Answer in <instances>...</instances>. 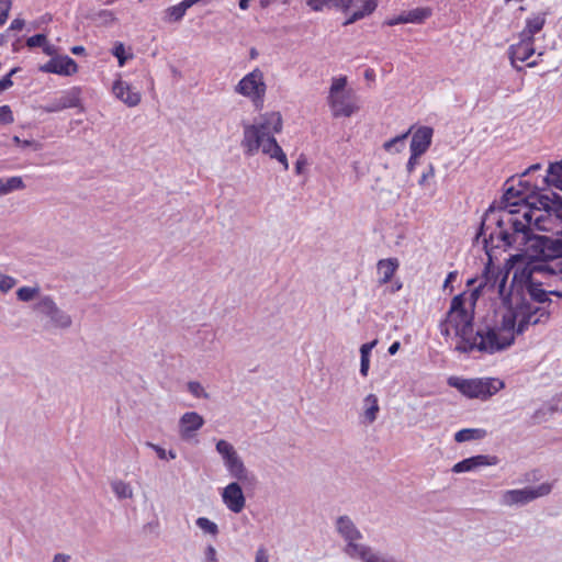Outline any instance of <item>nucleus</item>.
Instances as JSON below:
<instances>
[{"mask_svg": "<svg viewBox=\"0 0 562 562\" xmlns=\"http://www.w3.org/2000/svg\"><path fill=\"white\" fill-rule=\"evenodd\" d=\"M498 278H499V274H497L494 278L493 273H491L488 268H486V271L483 274L480 284L476 288H474L472 290V292H471L472 300L475 302L477 300V297L480 296V294L482 293V290L484 288L494 289L496 285L498 288L499 294L503 295V292H504L505 286H506V279H507V277L504 276V277L501 278V280H498Z\"/></svg>", "mask_w": 562, "mask_h": 562, "instance_id": "21", "label": "nucleus"}, {"mask_svg": "<svg viewBox=\"0 0 562 562\" xmlns=\"http://www.w3.org/2000/svg\"><path fill=\"white\" fill-rule=\"evenodd\" d=\"M306 166V160L304 158H299L295 162V172L301 175Z\"/></svg>", "mask_w": 562, "mask_h": 562, "instance_id": "59", "label": "nucleus"}, {"mask_svg": "<svg viewBox=\"0 0 562 562\" xmlns=\"http://www.w3.org/2000/svg\"><path fill=\"white\" fill-rule=\"evenodd\" d=\"M380 412L379 400L376 395L369 394L363 400V422L367 424H372L376 420L378 414Z\"/></svg>", "mask_w": 562, "mask_h": 562, "instance_id": "28", "label": "nucleus"}, {"mask_svg": "<svg viewBox=\"0 0 562 562\" xmlns=\"http://www.w3.org/2000/svg\"><path fill=\"white\" fill-rule=\"evenodd\" d=\"M519 187L522 189H516L515 187H509L506 189L503 194L501 205L496 210L497 213L515 211V215L521 217L522 214V205L520 206V202H525L526 192L530 188V183L528 181L519 180Z\"/></svg>", "mask_w": 562, "mask_h": 562, "instance_id": "12", "label": "nucleus"}, {"mask_svg": "<svg viewBox=\"0 0 562 562\" xmlns=\"http://www.w3.org/2000/svg\"><path fill=\"white\" fill-rule=\"evenodd\" d=\"M112 54L117 58L119 66L122 67L125 65L128 56L125 52V46L121 42H116L112 48ZM132 57V55H130Z\"/></svg>", "mask_w": 562, "mask_h": 562, "instance_id": "41", "label": "nucleus"}, {"mask_svg": "<svg viewBox=\"0 0 562 562\" xmlns=\"http://www.w3.org/2000/svg\"><path fill=\"white\" fill-rule=\"evenodd\" d=\"M475 470V465L470 458L463 459L462 461L456 463L452 468V472L454 473H463Z\"/></svg>", "mask_w": 562, "mask_h": 562, "instance_id": "44", "label": "nucleus"}, {"mask_svg": "<svg viewBox=\"0 0 562 562\" xmlns=\"http://www.w3.org/2000/svg\"><path fill=\"white\" fill-rule=\"evenodd\" d=\"M546 24V14L537 13L526 19L525 29L520 32L519 36L525 38L535 40V35L538 34Z\"/></svg>", "mask_w": 562, "mask_h": 562, "instance_id": "25", "label": "nucleus"}, {"mask_svg": "<svg viewBox=\"0 0 562 562\" xmlns=\"http://www.w3.org/2000/svg\"><path fill=\"white\" fill-rule=\"evenodd\" d=\"M146 445L151 448L161 460H173L177 458V453L173 450L166 451L162 447L151 442H146Z\"/></svg>", "mask_w": 562, "mask_h": 562, "instance_id": "39", "label": "nucleus"}, {"mask_svg": "<svg viewBox=\"0 0 562 562\" xmlns=\"http://www.w3.org/2000/svg\"><path fill=\"white\" fill-rule=\"evenodd\" d=\"M376 340L366 342L360 347V358H370L372 349L376 345Z\"/></svg>", "mask_w": 562, "mask_h": 562, "instance_id": "53", "label": "nucleus"}, {"mask_svg": "<svg viewBox=\"0 0 562 562\" xmlns=\"http://www.w3.org/2000/svg\"><path fill=\"white\" fill-rule=\"evenodd\" d=\"M255 562H269V558H268L266 549L259 548L257 550Z\"/></svg>", "mask_w": 562, "mask_h": 562, "instance_id": "56", "label": "nucleus"}, {"mask_svg": "<svg viewBox=\"0 0 562 562\" xmlns=\"http://www.w3.org/2000/svg\"><path fill=\"white\" fill-rule=\"evenodd\" d=\"M538 276L539 274L530 270L528 267H525L519 272H515L514 281H518L535 302L551 303L549 292L542 289V285L544 284L542 278L539 279Z\"/></svg>", "mask_w": 562, "mask_h": 562, "instance_id": "11", "label": "nucleus"}, {"mask_svg": "<svg viewBox=\"0 0 562 562\" xmlns=\"http://www.w3.org/2000/svg\"><path fill=\"white\" fill-rule=\"evenodd\" d=\"M0 4L4 5L0 9V25H3L9 18V12L12 7V0H0Z\"/></svg>", "mask_w": 562, "mask_h": 562, "instance_id": "49", "label": "nucleus"}, {"mask_svg": "<svg viewBox=\"0 0 562 562\" xmlns=\"http://www.w3.org/2000/svg\"><path fill=\"white\" fill-rule=\"evenodd\" d=\"M434 176H435V168H434L432 164H429L427 166V168L423 171L422 177L418 180V184L422 186V187L425 186L426 181L429 178H434Z\"/></svg>", "mask_w": 562, "mask_h": 562, "instance_id": "50", "label": "nucleus"}, {"mask_svg": "<svg viewBox=\"0 0 562 562\" xmlns=\"http://www.w3.org/2000/svg\"><path fill=\"white\" fill-rule=\"evenodd\" d=\"M222 499L226 507L235 514L240 513L246 503L243 488L238 482H232L224 487Z\"/></svg>", "mask_w": 562, "mask_h": 562, "instance_id": "17", "label": "nucleus"}, {"mask_svg": "<svg viewBox=\"0 0 562 562\" xmlns=\"http://www.w3.org/2000/svg\"><path fill=\"white\" fill-rule=\"evenodd\" d=\"M535 212L526 209L521 217L515 215V211L496 212L491 205L485 213L476 239L482 238L486 254L497 248H508L514 245L526 246L535 239L531 229V221Z\"/></svg>", "mask_w": 562, "mask_h": 562, "instance_id": "1", "label": "nucleus"}, {"mask_svg": "<svg viewBox=\"0 0 562 562\" xmlns=\"http://www.w3.org/2000/svg\"><path fill=\"white\" fill-rule=\"evenodd\" d=\"M215 448L221 454L223 463L232 477L243 483H250L255 480L254 474L245 467L244 461L232 443L220 439Z\"/></svg>", "mask_w": 562, "mask_h": 562, "instance_id": "7", "label": "nucleus"}, {"mask_svg": "<svg viewBox=\"0 0 562 562\" xmlns=\"http://www.w3.org/2000/svg\"><path fill=\"white\" fill-rule=\"evenodd\" d=\"M16 283L13 277L0 274V291L3 293L9 292Z\"/></svg>", "mask_w": 562, "mask_h": 562, "instance_id": "46", "label": "nucleus"}, {"mask_svg": "<svg viewBox=\"0 0 562 562\" xmlns=\"http://www.w3.org/2000/svg\"><path fill=\"white\" fill-rule=\"evenodd\" d=\"M24 182L21 177H11L5 180V182L2 181V190L4 194H8L15 190L24 189Z\"/></svg>", "mask_w": 562, "mask_h": 562, "instance_id": "37", "label": "nucleus"}, {"mask_svg": "<svg viewBox=\"0 0 562 562\" xmlns=\"http://www.w3.org/2000/svg\"><path fill=\"white\" fill-rule=\"evenodd\" d=\"M204 419L195 412L184 413L179 422L180 436L183 439H190L194 434L202 428Z\"/></svg>", "mask_w": 562, "mask_h": 562, "instance_id": "19", "label": "nucleus"}, {"mask_svg": "<svg viewBox=\"0 0 562 562\" xmlns=\"http://www.w3.org/2000/svg\"><path fill=\"white\" fill-rule=\"evenodd\" d=\"M266 89L263 74L259 68H256L239 80L235 91L249 98L258 106L263 103Z\"/></svg>", "mask_w": 562, "mask_h": 562, "instance_id": "9", "label": "nucleus"}, {"mask_svg": "<svg viewBox=\"0 0 562 562\" xmlns=\"http://www.w3.org/2000/svg\"><path fill=\"white\" fill-rule=\"evenodd\" d=\"M458 277V272L457 271H450L447 277H446V280L443 282V289H448L450 286V284L456 281Z\"/></svg>", "mask_w": 562, "mask_h": 562, "instance_id": "57", "label": "nucleus"}, {"mask_svg": "<svg viewBox=\"0 0 562 562\" xmlns=\"http://www.w3.org/2000/svg\"><path fill=\"white\" fill-rule=\"evenodd\" d=\"M188 9H190L189 3L187 0H182L180 3L169 7L167 14L171 21L178 22L184 16Z\"/></svg>", "mask_w": 562, "mask_h": 562, "instance_id": "35", "label": "nucleus"}, {"mask_svg": "<svg viewBox=\"0 0 562 562\" xmlns=\"http://www.w3.org/2000/svg\"><path fill=\"white\" fill-rule=\"evenodd\" d=\"M370 369V358H360V374L367 376Z\"/></svg>", "mask_w": 562, "mask_h": 562, "instance_id": "55", "label": "nucleus"}, {"mask_svg": "<svg viewBox=\"0 0 562 562\" xmlns=\"http://www.w3.org/2000/svg\"><path fill=\"white\" fill-rule=\"evenodd\" d=\"M551 485L542 483L539 486H527L519 490H508L502 494L501 503L505 506L526 505L538 497L548 495Z\"/></svg>", "mask_w": 562, "mask_h": 562, "instance_id": "10", "label": "nucleus"}, {"mask_svg": "<svg viewBox=\"0 0 562 562\" xmlns=\"http://www.w3.org/2000/svg\"><path fill=\"white\" fill-rule=\"evenodd\" d=\"M328 104L335 117H349L355 111L353 106L348 102L345 93L328 95Z\"/></svg>", "mask_w": 562, "mask_h": 562, "instance_id": "24", "label": "nucleus"}, {"mask_svg": "<svg viewBox=\"0 0 562 562\" xmlns=\"http://www.w3.org/2000/svg\"><path fill=\"white\" fill-rule=\"evenodd\" d=\"M553 200L548 193H540L538 196L535 198V201L530 203L529 205L524 204L522 205V213L526 209L532 210L535 212L533 218L531 221V227L539 231H546L547 226L544 225V222L548 220V216L550 212L553 210L551 202Z\"/></svg>", "mask_w": 562, "mask_h": 562, "instance_id": "14", "label": "nucleus"}, {"mask_svg": "<svg viewBox=\"0 0 562 562\" xmlns=\"http://www.w3.org/2000/svg\"><path fill=\"white\" fill-rule=\"evenodd\" d=\"M282 131V116L279 112H269L260 115L254 124L244 126L241 146L247 156H254L260 149L272 159L282 164L283 169H289L285 153L278 144L274 135Z\"/></svg>", "mask_w": 562, "mask_h": 562, "instance_id": "3", "label": "nucleus"}, {"mask_svg": "<svg viewBox=\"0 0 562 562\" xmlns=\"http://www.w3.org/2000/svg\"><path fill=\"white\" fill-rule=\"evenodd\" d=\"M550 312L544 307H532L521 304L519 308L507 310L502 317L499 326L480 325L476 328L479 336V351L493 355L507 349L514 344L515 333L522 334L529 325L546 323Z\"/></svg>", "mask_w": 562, "mask_h": 562, "instance_id": "2", "label": "nucleus"}, {"mask_svg": "<svg viewBox=\"0 0 562 562\" xmlns=\"http://www.w3.org/2000/svg\"><path fill=\"white\" fill-rule=\"evenodd\" d=\"M70 557L65 553H57L55 554L53 562H69Z\"/></svg>", "mask_w": 562, "mask_h": 562, "instance_id": "60", "label": "nucleus"}, {"mask_svg": "<svg viewBox=\"0 0 562 562\" xmlns=\"http://www.w3.org/2000/svg\"><path fill=\"white\" fill-rule=\"evenodd\" d=\"M37 292V288L22 286L16 291V296L22 302H30L35 297Z\"/></svg>", "mask_w": 562, "mask_h": 562, "instance_id": "40", "label": "nucleus"}, {"mask_svg": "<svg viewBox=\"0 0 562 562\" xmlns=\"http://www.w3.org/2000/svg\"><path fill=\"white\" fill-rule=\"evenodd\" d=\"M111 487L119 499L133 497V487L127 482L115 480L111 483Z\"/></svg>", "mask_w": 562, "mask_h": 562, "instance_id": "34", "label": "nucleus"}, {"mask_svg": "<svg viewBox=\"0 0 562 562\" xmlns=\"http://www.w3.org/2000/svg\"><path fill=\"white\" fill-rule=\"evenodd\" d=\"M12 140L16 144V145H22L23 147H26V146H30L32 144L31 140H23V139H20L19 136H13Z\"/></svg>", "mask_w": 562, "mask_h": 562, "instance_id": "63", "label": "nucleus"}, {"mask_svg": "<svg viewBox=\"0 0 562 562\" xmlns=\"http://www.w3.org/2000/svg\"><path fill=\"white\" fill-rule=\"evenodd\" d=\"M551 199L553 200L551 202V205L553 207L552 211L558 212L560 209H562V196L555 192H547Z\"/></svg>", "mask_w": 562, "mask_h": 562, "instance_id": "54", "label": "nucleus"}, {"mask_svg": "<svg viewBox=\"0 0 562 562\" xmlns=\"http://www.w3.org/2000/svg\"><path fill=\"white\" fill-rule=\"evenodd\" d=\"M471 460L473 461L475 469L487 467V465H494L497 463L496 457L485 456V454H477L471 457Z\"/></svg>", "mask_w": 562, "mask_h": 562, "instance_id": "38", "label": "nucleus"}, {"mask_svg": "<svg viewBox=\"0 0 562 562\" xmlns=\"http://www.w3.org/2000/svg\"><path fill=\"white\" fill-rule=\"evenodd\" d=\"M445 323L449 324L460 338L456 350L462 353L479 351V336L473 329V313L465 308L464 293L456 295L450 303Z\"/></svg>", "mask_w": 562, "mask_h": 562, "instance_id": "4", "label": "nucleus"}, {"mask_svg": "<svg viewBox=\"0 0 562 562\" xmlns=\"http://www.w3.org/2000/svg\"><path fill=\"white\" fill-rule=\"evenodd\" d=\"M195 525L205 533H209L211 536H216L218 533V527L215 522L210 520L206 517H199L195 520Z\"/></svg>", "mask_w": 562, "mask_h": 562, "instance_id": "36", "label": "nucleus"}, {"mask_svg": "<svg viewBox=\"0 0 562 562\" xmlns=\"http://www.w3.org/2000/svg\"><path fill=\"white\" fill-rule=\"evenodd\" d=\"M432 135L434 130L430 126L424 125L416 128L411 140V151L424 155L431 145Z\"/></svg>", "mask_w": 562, "mask_h": 562, "instance_id": "20", "label": "nucleus"}, {"mask_svg": "<svg viewBox=\"0 0 562 562\" xmlns=\"http://www.w3.org/2000/svg\"><path fill=\"white\" fill-rule=\"evenodd\" d=\"M486 434V430L482 428H464L454 434V440L457 442L480 440L483 439Z\"/></svg>", "mask_w": 562, "mask_h": 562, "instance_id": "31", "label": "nucleus"}, {"mask_svg": "<svg viewBox=\"0 0 562 562\" xmlns=\"http://www.w3.org/2000/svg\"><path fill=\"white\" fill-rule=\"evenodd\" d=\"M541 169V165L540 164H535V165H531L529 168H527L522 173H521V177H526L527 175L531 173V172H535L537 170H540Z\"/></svg>", "mask_w": 562, "mask_h": 562, "instance_id": "61", "label": "nucleus"}, {"mask_svg": "<svg viewBox=\"0 0 562 562\" xmlns=\"http://www.w3.org/2000/svg\"><path fill=\"white\" fill-rule=\"evenodd\" d=\"M398 268V261L395 258L381 259L378 262L379 282L385 284L391 281L393 274Z\"/></svg>", "mask_w": 562, "mask_h": 562, "instance_id": "27", "label": "nucleus"}, {"mask_svg": "<svg viewBox=\"0 0 562 562\" xmlns=\"http://www.w3.org/2000/svg\"><path fill=\"white\" fill-rule=\"evenodd\" d=\"M535 240L540 247L543 260L530 262L526 267L542 278L562 274V236H536Z\"/></svg>", "mask_w": 562, "mask_h": 562, "instance_id": "5", "label": "nucleus"}, {"mask_svg": "<svg viewBox=\"0 0 562 562\" xmlns=\"http://www.w3.org/2000/svg\"><path fill=\"white\" fill-rule=\"evenodd\" d=\"M20 70L19 67H14L10 70V72L0 79V92L4 91L13 86V81L11 77L15 75Z\"/></svg>", "mask_w": 562, "mask_h": 562, "instance_id": "47", "label": "nucleus"}, {"mask_svg": "<svg viewBox=\"0 0 562 562\" xmlns=\"http://www.w3.org/2000/svg\"><path fill=\"white\" fill-rule=\"evenodd\" d=\"M431 15L429 8H416L408 12H404L387 21V25H397L402 23H422Z\"/></svg>", "mask_w": 562, "mask_h": 562, "instance_id": "23", "label": "nucleus"}, {"mask_svg": "<svg viewBox=\"0 0 562 562\" xmlns=\"http://www.w3.org/2000/svg\"><path fill=\"white\" fill-rule=\"evenodd\" d=\"M40 70L46 74L71 76L77 72L78 65L72 58L65 55L50 58L46 64L40 67Z\"/></svg>", "mask_w": 562, "mask_h": 562, "instance_id": "16", "label": "nucleus"}, {"mask_svg": "<svg viewBox=\"0 0 562 562\" xmlns=\"http://www.w3.org/2000/svg\"><path fill=\"white\" fill-rule=\"evenodd\" d=\"M362 562H403L402 560L396 559L395 557L381 552L375 551L370 546H367L366 549L360 552V554L357 557Z\"/></svg>", "mask_w": 562, "mask_h": 562, "instance_id": "26", "label": "nucleus"}, {"mask_svg": "<svg viewBox=\"0 0 562 562\" xmlns=\"http://www.w3.org/2000/svg\"><path fill=\"white\" fill-rule=\"evenodd\" d=\"M376 3L374 2V0H366L362 5V9L353 11L352 14L344 22V25L352 24L356 21L364 18L366 15H369L374 11Z\"/></svg>", "mask_w": 562, "mask_h": 562, "instance_id": "33", "label": "nucleus"}, {"mask_svg": "<svg viewBox=\"0 0 562 562\" xmlns=\"http://www.w3.org/2000/svg\"><path fill=\"white\" fill-rule=\"evenodd\" d=\"M346 85H347L346 77L334 78L331 86H330L329 95L342 94L344 90L346 88Z\"/></svg>", "mask_w": 562, "mask_h": 562, "instance_id": "42", "label": "nucleus"}, {"mask_svg": "<svg viewBox=\"0 0 562 562\" xmlns=\"http://www.w3.org/2000/svg\"><path fill=\"white\" fill-rule=\"evenodd\" d=\"M542 182L562 191V160L549 165L547 176L542 179Z\"/></svg>", "mask_w": 562, "mask_h": 562, "instance_id": "29", "label": "nucleus"}, {"mask_svg": "<svg viewBox=\"0 0 562 562\" xmlns=\"http://www.w3.org/2000/svg\"><path fill=\"white\" fill-rule=\"evenodd\" d=\"M519 37L520 41L508 48L510 63L518 70L521 68L516 66V61H527L535 54V40L525 38L524 36Z\"/></svg>", "mask_w": 562, "mask_h": 562, "instance_id": "18", "label": "nucleus"}, {"mask_svg": "<svg viewBox=\"0 0 562 562\" xmlns=\"http://www.w3.org/2000/svg\"><path fill=\"white\" fill-rule=\"evenodd\" d=\"M70 50L74 55H81L85 53L86 49L83 46H74Z\"/></svg>", "mask_w": 562, "mask_h": 562, "instance_id": "64", "label": "nucleus"}, {"mask_svg": "<svg viewBox=\"0 0 562 562\" xmlns=\"http://www.w3.org/2000/svg\"><path fill=\"white\" fill-rule=\"evenodd\" d=\"M351 3L352 0H307V5L314 11H322L324 8H337L346 11Z\"/></svg>", "mask_w": 562, "mask_h": 562, "instance_id": "30", "label": "nucleus"}, {"mask_svg": "<svg viewBox=\"0 0 562 562\" xmlns=\"http://www.w3.org/2000/svg\"><path fill=\"white\" fill-rule=\"evenodd\" d=\"M81 108V89L79 87H71L60 92L59 97L49 100L42 106L46 113H56L66 109Z\"/></svg>", "mask_w": 562, "mask_h": 562, "instance_id": "13", "label": "nucleus"}, {"mask_svg": "<svg viewBox=\"0 0 562 562\" xmlns=\"http://www.w3.org/2000/svg\"><path fill=\"white\" fill-rule=\"evenodd\" d=\"M335 529L346 542L344 552L350 558H357L366 549L367 544L358 542L363 536L349 516H339L335 521Z\"/></svg>", "mask_w": 562, "mask_h": 562, "instance_id": "8", "label": "nucleus"}, {"mask_svg": "<svg viewBox=\"0 0 562 562\" xmlns=\"http://www.w3.org/2000/svg\"><path fill=\"white\" fill-rule=\"evenodd\" d=\"M400 347H401L400 341H394V342H392V345L389 347V350H387V351H389V353H390L391 356H393V355H395V353L398 351Z\"/></svg>", "mask_w": 562, "mask_h": 562, "instance_id": "62", "label": "nucleus"}, {"mask_svg": "<svg viewBox=\"0 0 562 562\" xmlns=\"http://www.w3.org/2000/svg\"><path fill=\"white\" fill-rule=\"evenodd\" d=\"M412 128L407 132L397 135L383 144V148L390 153H401L405 148L406 138L411 134Z\"/></svg>", "mask_w": 562, "mask_h": 562, "instance_id": "32", "label": "nucleus"}, {"mask_svg": "<svg viewBox=\"0 0 562 562\" xmlns=\"http://www.w3.org/2000/svg\"><path fill=\"white\" fill-rule=\"evenodd\" d=\"M112 91L117 99L128 106H135L140 102L139 92L134 91L125 81L116 80L113 83Z\"/></svg>", "mask_w": 562, "mask_h": 562, "instance_id": "22", "label": "nucleus"}, {"mask_svg": "<svg viewBox=\"0 0 562 562\" xmlns=\"http://www.w3.org/2000/svg\"><path fill=\"white\" fill-rule=\"evenodd\" d=\"M25 22L22 19H14L10 24V30L20 31L24 27Z\"/></svg>", "mask_w": 562, "mask_h": 562, "instance_id": "58", "label": "nucleus"}, {"mask_svg": "<svg viewBox=\"0 0 562 562\" xmlns=\"http://www.w3.org/2000/svg\"><path fill=\"white\" fill-rule=\"evenodd\" d=\"M14 121L13 113L9 105L0 106V125L11 124Z\"/></svg>", "mask_w": 562, "mask_h": 562, "instance_id": "45", "label": "nucleus"}, {"mask_svg": "<svg viewBox=\"0 0 562 562\" xmlns=\"http://www.w3.org/2000/svg\"><path fill=\"white\" fill-rule=\"evenodd\" d=\"M36 310L38 313L49 317L55 327L68 328L71 326V317L66 312L61 311L49 296H44L37 304Z\"/></svg>", "mask_w": 562, "mask_h": 562, "instance_id": "15", "label": "nucleus"}, {"mask_svg": "<svg viewBox=\"0 0 562 562\" xmlns=\"http://www.w3.org/2000/svg\"><path fill=\"white\" fill-rule=\"evenodd\" d=\"M422 156V154H418V153H415V151H411V156L408 158V161L406 164V170L408 173H412L416 167V165L418 164V159L419 157Z\"/></svg>", "mask_w": 562, "mask_h": 562, "instance_id": "51", "label": "nucleus"}, {"mask_svg": "<svg viewBox=\"0 0 562 562\" xmlns=\"http://www.w3.org/2000/svg\"><path fill=\"white\" fill-rule=\"evenodd\" d=\"M46 43V36L44 34H35L27 38L26 45L29 48L41 47Z\"/></svg>", "mask_w": 562, "mask_h": 562, "instance_id": "48", "label": "nucleus"}, {"mask_svg": "<svg viewBox=\"0 0 562 562\" xmlns=\"http://www.w3.org/2000/svg\"><path fill=\"white\" fill-rule=\"evenodd\" d=\"M448 385L457 389L469 398L487 400L504 387V382L496 378L462 379L450 376Z\"/></svg>", "mask_w": 562, "mask_h": 562, "instance_id": "6", "label": "nucleus"}, {"mask_svg": "<svg viewBox=\"0 0 562 562\" xmlns=\"http://www.w3.org/2000/svg\"><path fill=\"white\" fill-rule=\"evenodd\" d=\"M188 390L196 398H207L209 397V394L205 392L204 387L201 385V383H199L196 381H190L188 383Z\"/></svg>", "mask_w": 562, "mask_h": 562, "instance_id": "43", "label": "nucleus"}, {"mask_svg": "<svg viewBox=\"0 0 562 562\" xmlns=\"http://www.w3.org/2000/svg\"><path fill=\"white\" fill-rule=\"evenodd\" d=\"M205 562H218L216 549L213 546H207L204 551Z\"/></svg>", "mask_w": 562, "mask_h": 562, "instance_id": "52", "label": "nucleus"}]
</instances>
